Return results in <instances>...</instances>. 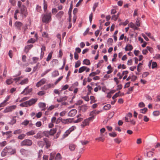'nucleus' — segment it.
Instances as JSON below:
<instances>
[{
    "label": "nucleus",
    "instance_id": "obj_58",
    "mask_svg": "<svg viewBox=\"0 0 160 160\" xmlns=\"http://www.w3.org/2000/svg\"><path fill=\"white\" fill-rule=\"evenodd\" d=\"M35 41V40L34 39L31 38L29 40L28 42L29 43H34Z\"/></svg>",
    "mask_w": 160,
    "mask_h": 160
},
{
    "label": "nucleus",
    "instance_id": "obj_7",
    "mask_svg": "<svg viewBox=\"0 0 160 160\" xmlns=\"http://www.w3.org/2000/svg\"><path fill=\"white\" fill-rule=\"evenodd\" d=\"M32 91V88H29V86L26 87L24 90L21 92V94H24V95H27L31 92Z\"/></svg>",
    "mask_w": 160,
    "mask_h": 160
},
{
    "label": "nucleus",
    "instance_id": "obj_4",
    "mask_svg": "<svg viewBox=\"0 0 160 160\" xmlns=\"http://www.w3.org/2000/svg\"><path fill=\"white\" fill-rule=\"evenodd\" d=\"M32 142L31 140L25 139L20 142V145L22 146H30L32 145Z\"/></svg>",
    "mask_w": 160,
    "mask_h": 160
},
{
    "label": "nucleus",
    "instance_id": "obj_9",
    "mask_svg": "<svg viewBox=\"0 0 160 160\" xmlns=\"http://www.w3.org/2000/svg\"><path fill=\"white\" fill-rule=\"evenodd\" d=\"M46 79L45 78H43L41 79L38 82L36 85L37 87H39L42 85L44 84L46 82Z\"/></svg>",
    "mask_w": 160,
    "mask_h": 160
},
{
    "label": "nucleus",
    "instance_id": "obj_3",
    "mask_svg": "<svg viewBox=\"0 0 160 160\" xmlns=\"http://www.w3.org/2000/svg\"><path fill=\"white\" fill-rule=\"evenodd\" d=\"M20 8V13L22 15L23 18H25L28 15L27 9L26 7L24 5H22Z\"/></svg>",
    "mask_w": 160,
    "mask_h": 160
},
{
    "label": "nucleus",
    "instance_id": "obj_62",
    "mask_svg": "<svg viewBox=\"0 0 160 160\" xmlns=\"http://www.w3.org/2000/svg\"><path fill=\"white\" fill-rule=\"evenodd\" d=\"M149 73L148 72H143L142 75V77L145 78L147 77L149 75Z\"/></svg>",
    "mask_w": 160,
    "mask_h": 160
},
{
    "label": "nucleus",
    "instance_id": "obj_34",
    "mask_svg": "<svg viewBox=\"0 0 160 160\" xmlns=\"http://www.w3.org/2000/svg\"><path fill=\"white\" fill-rule=\"evenodd\" d=\"M45 143L44 141H40L38 142V144L39 147H41L42 148L44 145Z\"/></svg>",
    "mask_w": 160,
    "mask_h": 160
},
{
    "label": "nucleus",
    "instance_id": "obj_15",
    "mask_svg": "<svg viewBox=\"0 0 160 160\" xmlns=\"http://www.w3.org/2000/svg\"><path fill=\"white\" fill-rule=\"evenodd\" d=\"M128 26L131 28L133 29L134 30H138V28L136 26L134 23L132 22L130 23L129 24Z\"/></svg>",
    "mask_w": 160,
    "mask_h": 160
},
{
    "label": "nucleus",
    "instance_id": "obj_25",
    "mask_svg": "<svg viewBox=\"0 0 160 160\" xmlns=\"http://www.w3.org/2000/svg\"><path fill=\"white\" fill-rule=\"evenodd\" d=\"M111 107L110 104H107L103 107V109L106 110H108L111 108Z\"/></svg>",
    "mask_w": 160,
    "mask_h": 160
},
{
    "label": "nucleus",
    "instance_id": "obj_52",
    "mask_svg": "<svg viewBox=\"0 0 160 160\" xmlns=\"http://www.w3.org/2000/svg\"><path fill=\"white\" fill-rule=\"evenodd\" d=\"M153 153L152 152L150 151L147 153V156L148 157H151L153 156Z\"/></svg>",
    "mask_w": 160,
    "mask_h": 160
},
{
    "label": "nucleus",
    "instance_id": "obj_41",
    "mask_svg": "<svg viewBox=\"0 0 160 160\" xmlns=\"http://www.w3.org/2000/svg\"><path fill=\"white\" fill-rule=\"evenodd\" d=\"M52 52H50L48 55V56L46 59V61H49L51 58L52 57Z\"/></svg>",
    "mask_w": 160,
    "mask_h": 160
},
{
    "label": "nucleus",
    "instance_id": "obj_30",
    "mask_svg": "<svg viewBox=\"0 0 160 160\" xmlns=\"http://www.w3.org/2000/svg\"><path fill=\"white\" fill-rule=\"evenodd\" d=\"M13 79L11 78L7 80L6 81V82L7 84L9 85L13 82Z\"/></svg>",
    "mask_w": 160,
    "mask_h": 160
},
{
    "label": "nucleus",
    "instance_id": "obj_53",
    "mask_svg": "<svg viewBox=\"0 0 160 160\" xmlns=\"http://www.w3.org/2000/svg\"><path fill=\"white\" fill-rule=\"evenodd\" d=\"M153 114L155 116H158L160 114V113L159 111H156L153 112Z\"/></svg>",
    "mask_w": 160,
    "mask_h": 160
},
{
    "label": "nucleus",
    "instance_id": "obj_55",
    "mask_svg": "<svg viewBox=\"0 0 160 160\" xmlns=\"http://www.w3.org/2000/svg\"><path fill=\"white\" fill-rule=\"evenodd\" d=\"M2 135L3 136H4L5 134H6L7 135H8L9 134H10L12 133V131H9L7 132H4L3 131H2Z\"/></svg>",
    "mask_w": 160,
    "mask_h": 160
},
{
    "label": "nucleus",
    "instance_id": "obj_1",
    "mask_svg": "<svg viewBox=\"0 0 160 160\" xmlns=\"http://www.w3.org/2000/svg\"><path fill=\"white\" fill-rule=\"evenodd\" d=\"M15 152V150L12 149L10 146H7L2 152L1 155L2 156L4 157L8 154L12 155Z\"/></svg>",
    "mask_w": 160,
    "mask_h": 160
},
{
    "label": "nucleus",
    "instance_id": "obj_19",
    "mask_svg": "<svg viewBox=\"0 0 160 160\" xmlns=\"http://www.w3.org/2000/svg\"><path fill=\"white\" fill-rule=\"evenodd\" d=\"M62 158V157L61 156V155L60 153H58L55 157V160H61Z\"/></svg>",
    "mask_w": 160,
    "mask_h": 160
},
{
    "label": "nucleus",
    "instance_id": "obj_18",
    "mask_svg": "<svg viewBox=\"0 0 160 160\" xmlns=\"http://www.w3.org/2000/svg\"><path fill=\"white\" fill-rule=\"evenodd\" d=\"M20 152L22 154L26 155L28 154V151L23 148H22L20 150Z\"/></svg>",
    "mask_w": 160,
    "mask_h": 160
},
{
    "label": "nucleus",
    "instance_id": "obj_12",
    "mask_svg": "<svg viewBox=\"0 0 160 160\" xmlns=\"http://www.w3.org/2000/svg\"><path fill=\"white\" fill-rule=\"evenodd\" d=\"M79 116V115H78L77 117V118L76 120H74V118H71V122H74V123H77L79 122L82 121V118H80L78 119H77Z\"/></svg>",
    "mask_w": 160,
    "mask_h": 160
},
{
    "label": "nucleus",
    "instance_id": "obj_23",
    "mask_svg": "<svg viewBox=\"0 0 160 160\" xmlns=\"http://www.w3.org/2000/svg\"><path fill=\"white\" fill-rule=\"evenodd\" d=\"M77 113V110L75 109L71 110V117L74 116Z\"/></svg>",
    "mask_w": 160,
    "mask_h": 160
},
{
    "label": "nucleus",
    "instance_id": "obj_44",
    "mask_svg": "<svg viewBox=\"0 0 160 160\" xmlns=\"http://www.w3.org/2000/svg\"><path fill=\"white\" fill-rule=\"evenodd\" d=\"M22 78V76L13 79V81H16V83L17 84H18V81H19L21 78Z\"/></svg>",
    "mask_w": 160,
    "mask_h": 160
},
{
    "label": "nucleus",
    "instance_id": "obj_43",
    "mask_svg": "<svg viewBox=\"0 0 160 160\" xmlns=\"http://www.w3.org/2000/svg\"><path fill=\"white\" fill-rule=\"evenodd\" d=\"M43 151L42 150H40L38 153V157L39 158H40L41 156L43 153Z\"/></svg>",
    "mask_w": 160,
    "mask_h": 160
},
{
    "label": "nucleus",
    "instance_id": "obj_29",
    "mask_svg": "<svg viewBox=\"0 0 160 160\" xmlns=\"http://www.w3.org/2000/svg\"><path fill=\"white\" fill-rule=\"evenodd\" d=\"M102 135H101V136H100L98 138H96L95 139V140L98 141H102V142H103L104 141L105 138H102Z\"/></svg>",
    "mask_w": 160,
    "mask_h": 160
},
{
    "label": "nucleus",
    "instance_id": "obj_38",
    "mask_svg": "<svg viewBox=\"0 0 160 160\" xmlns=\"http://www.w3.org/2000/svg\"><path fill=\"white\" fill-rule=\"evenodd\" d=\"M22 132V130L20 129L15 130L13 132L14 134H19Z\"/></svg>",
    "mask_w": 160,
    "mask_h": 160
},
{
    "label": "nucleus",
    "instance_id": "obj_50",
    "mask_svg": "<svg viewBox=\"0 0 160 160\" xmlns=\"http://www.w3.org/2000/svg\"><path fill=\"white\" fill-rule=\"evenodd\" d=\"M43 135L47 137H48L50 135V133L48 131H44L43 132Z\"/></svg>",
    "mask_w": 160,
    "mask_h": 160
},
{
    "label": "nucleus",
    "instance_id": "obj_26",
    "mask_svg": "<svg viewBox=\"0 0 160 160\" xmlns=\"http://www.w3.org/2000/svg\"><path fill=\"white\" fill-rule=\"evenodd\" d=\"M59 75V72L58 71L55 70L52 73V75L53 77H56Z\"/></svg>",
    "mask_w": 160,
    "mask_h": 160
},
{
    "label": "nucleus",
    "instance_id": "obj_47",
    "mask_svg": "<svg viewBox=\"0 0 160 160\" xmlns=\"http://www.w3.org/2000/svg\"><path fill=\"white\" fill-rule=\"evenodd\" d=\"M39 106L40 108H43L46 107V104L45 103L42 102H40L39 103Z\"/></svg>",
    "mask_w": 160,
    "mask_h": 160
},
{
    "label": "nucleus",
    "instance_id": "obj_59",
    "mask_svg": "<svg viewBox=\"0 0 160 160\" xmlns=\"http://www.w3.org/2000/svg\"><path fill=\"white\" fill-rule=\"evenodd\" d=\"M157 66V63L156 62H152V68H154L156 67Z\"/></svg>",
    "mask_w": 160,
    "mask_h": 160
},
{
    "label": "nucleus",
    "instance_id": "obj_56",
    "mask_svg": "<svg viewBox=\"0 0 160 160\" xmlns=\"http://www.w3.org/2000/svg\"><path fill=\"white\" fill-rule=\"evenodd\" d=\"M109 134L110 136L112 137H115L117 136V134L114 132L109 133Z\"/></svg>",
    "mask_w": 160,
    "mask_h": 160
},
{
    "label": "nucleus",
    "instance_id": "obj_64",
    "mask_svg": "<svg viewBox=\"0 0 160 160\" xmlns=\"http://www.w3.org/2000/svg\"><path fill=\"white\" fill-rule=\"evenodd\" d=\"M36 9L37 10V11L39 12H40L41 11H42L41 7L40 6H39V5L37 6L36 8Z\"/></svg>",
    "mask_w": 160,
    "mask_h": 160
},
{
    "label": "nucleus",
    "instance_id": "obj_54",
    "mask_svg": "<svg viewBox=\"0 0 160 160\" xmlns=\"http://www.w3.org/2000/svg\"><path fill=\"white\" fill-rule=\"evenodd\" d=\"M147 108H145L143 109H141L140 110V112L142 113H145L147 111Z\"/></svg>",
    "mask_w": 160,
    "mask_h": 160
},
{
    "label": "nucleus",
    "instance_id": "obj_51",
    "mask_svg": "<svg viewBox=\"0 0 160 160\" xmlns=\"http://www.w3.org/2000/svg\"><path fill=\"white\" fill-rule=\"evenodd\" d=\"M98 2H96L94 4L92 8V9L94 12L95 11L96 8L98 6Z\"/></svg>",
    "mask_w": 160,
    "mask_h": 160
},
{
    "label": "nucleus",
    "instance_id": "obj_10",
    "mask_svg": "<svg viewBox=\"0 0 160 160\" xmlns=\"http://www.w3.org/2000/svg\"><path fill=\"white\" fill-rule=\"evenodd\" d=\"M93 118V117H91L88 118L84 120L83 122V124H84L83 126H85L88 125L90 122L91 121Z\"/></svg>",
    "mask_w": 160,
    "mask_h": 160
},
{
    "label": "nucleus",
    "instance_id": "obj_45",
    "mask_svg": "<svg viewBox=\"0 0 160 160\" xmlns=\"http://www.w3.org/2000/svg\"><path fill=\"white\" fill-rule=\"evenodd\" d=\"M22 78V76L13 79V81H16V83L17 84H18V81H19L21 78Z\"/></svg>",
    "mask_w": 160,
    "mask_h": 160
},
{
    "label": "nucleus",
    "instance_id": "obj_27",
    "mask_svg": "<svg viewBox=\"0 0 160 160\" xmlns=\"http://www.w3.org/2000/svg\"><path fill=\"white\" fill-rule=\"evenodd\" d=\"M141 20L140 18H137L136 20V23L135 25L137 27H139L140 26V21Z\"/></svg>",
    "mask_w": 160,
    "mask_h": 160
},
{
    "label": "nucleus",
    "instance_id": "obj_48",
    "mask_svg": "<svg viewBox=\"0 0 160 160\" xmlns=\"http://www.w3.org/2000/svg\"><path fill=\"white\" fill-rule=\"evenodd\" d=\"M70 119H62V123L66 124L67 123H68L69 122Z\"/></svg>",
    "mask_w": 160,
    "mask_h": 160
},
{
    "label": "nucleus",
    "instance_id": "obj_22",
    "mask_svg": "<svg viewBox=\"0 0 160 160\" xmlns=\"http://www.w3.org/2000/svg\"><path fill=\"white\" fill-rule=\"evenodd\" d=\"M35 133V132L34 130H31L29 132H27L26 133L27 136L32 135Z\"/></svg>",
    "mask_w": 160,
    "mask_h": 160
},
{
    "label": "nucleus",
    "instance_id": "obj_14",
    "mask_svg": "<svg viewBox=\"0 0 160 160\" xmlns=\"http://www.w3.org/2000/svg\"><path fill=\"white\" fill-rule=\"evenodd\" d=\"M43 140L46 144V147L47 148H48L51 146V142L47 138H44Z\"/></svg>",
    "mask_w": 160,
    "mask_h": 160
},
{
    "label": "nucleus",
    "instance_id": "obj_42",
    "mask_svg": "<svg viewBox=\"0 0 160 160\" xmlns=\"http://www.w3.org/2000/svg\"><path fill=\"white\" fill-rule=\"evenodd\" d=\"M100 72V71H99L98 72H92L89 75V77H93L94 76L97 74H99V73Z\"/></svg>",
    "mask_w": 160,
    "mask_h": 160
},
{
    "label": "nucleus",
    "instance_id": "obj_13",
    "mask_svg": "<svg viewBox=\"0 0 160 160\" xmlns=\"http://www.w3.org/2000/svg\"><path fill=\"white\" fill-rule=\"evenodd\" d=\"M22 24L20 22L16 21L15 23V26L16 28L19 30H21V27Z\"/></svg>",
    "mask_w": 160,
    "mask_h": 160
},
{
    "label": "nucleus",
    "instance_id": "obj_24",
    "mask_svg": "<svg viewBox=\"0 0 160 160\" xmlns=\"http://www.w3.org/2000/svg\"><path fill=\"white\" fill-rule=\"evenodd\" d=\"M56 153L54 152H51L50 153L49 160H52L54 158Z\"/></svg>",
    "mask_w": 160,
    "mask_h": 160
},
{
    "label": "nucleus",
    "instance_id": "obj_36",
    "mask_svg": "<svg viewBox=\"0 0 160 160\" xmlns=\"http://www.w3.org/2000/svg\"><path fill=\"white\" fill-rule=\"evenodd\" d=\"M26 136V135L24 134H22L19 135L18 137V139L22 140L24 139Z\"/></svg>",
    "mask_w": 160,
    "mask_h": 160
},
{
    "label": "nucleus",
    "instance_id": "obj_8",
    "mask_svg": "<svg viewBox=\"0 0 160 160\" xmlns=\"http://www.w3.org/2000/svg\"><path fill=\"white\" fill-rule=\"evenodd\" d=\"M90 70V68H88L86 66H82L80 67L78 70V72L81 73L83 71H85L86 72H89Z\"/></svg>",
    "mask_w": 160,
    "mask_h": 160
},
{
    "label": "nucleus",
    "instance_id": "obj_57",
    "mask_svg": "<svg viewBox=\"0 0 160 160\" xmlns=\"http://www.w3.org/2000/svg\"><path fill=\"white\" fill-rule=\"evenodd\" d=\"M63 78V76L60 77L55 82L54 84L56 85Z\"/></svg>",
    "mask_w": 160,
    "mask_h": 160
},
{
    "label": "nucleus",
    "instance_id": "obj_6",
    "mask_svg": "<svg viewBox=\"0 0 160 160\" xmlns=\"http://www.w3.org/2000/svg\"><path fill=\"white\" fill-rule=\"evenodd\" d=\"M38 99L37 98H32L29 101H26V103L28 107L34 104L37 101Z\"/></svg>",
    "mask_w": 160,
    "mask_h": 160
},
{
    "label": "nucleus",
    "instance_id": "obj_20",
    "mask_svg": "<svg viewBox=\"0 0 160 160\" xmlns=\"http://www.w3.org/2000/svg\"><path fill=\"white\" fill-rule=\"evenodd\" d=\"M33 47V45L30 44L28 45L25 47V52H28V51L31 49Z\"/></svg>",
    "mask_w": 160,
    "mask_h": 160
},
{
    "label": "nucleus",
    "instance_id": "obj_37",
    "mask_svg": "<svg viewBox=\"0 0 160 160\" xmlns=\"http://www.w3.org/2000/svg\"><path fill=\"white\" fill-rule=\"evenodd\" d=\"M16 117H13L12 119L11 120L9 123L11 125H13L16 122V120L15 119Z\"/></svg>",
    "mask_w": 160,
    "mask_h": 160
},
{
    "label": "nucleus",
    "instance_id": "obj_33",
    "mask_svg": "<svg viewBox=\"0 0 160 160\" xmlns=\"http://www.w3.org/2000/svg\"><path fill=\"white\" fill-rule=\"evenodd\" d=\"M56 130L55 129H51L49 132L50 135H53L56 132Z\"/></svg>",
    "mask_w": 160,
    "mask_h": 160
},
{
    "label": "nucleus",
    "instance_id": "obj_63",
    "mask_svg": "<svg viewBox=\"0 0 160 160\" xmlns=\"http://www.w3.org/2000/svg\"><path fill=\"white\" fill-rule=\"evenodd\" d=\"M120 91H119L118 92L116 93L112 97V98L113 99H115L116 98H117L119 95Z\"/></svg>",
    "mask_w": 160,
    "mask_h": 160
},
{
    "label": "nucleus",
    "instance_id": "obj_31",
    "mask_svg": "<svg viewBox=\"0 0 160 160\" xmlns=\"http://www.w3.org/2000/svg\"><path fill=\"white\" fill-rule=\"evenodd\" d=\"M83 62L84 64L87 65H89L90 64V61L87 59H84L83 61Z\"/></svg>",
    "mask_w": 160,
    "mask_h": 160
},
{
    "label": "nucleus",
    "instance_id": "obj_39",
    "mask_svg": "<svg viewBox=\"0 0 160 160\" xmlns=\"http://www.w3.org/2000/svg\"><path fill=\"white\" fill-rule=\"evenodd\" d=\"M20 12V11L18 10H16L15 11V13L14 15V18L16 19H18L17 14Z\"/></svg>",
    "mask_w": 160,
    "mask_h": 160
},
{
    "label": "nucleus",
    "instance_id": "obj_35",
    "mask_svg": "<svg viewBox=\"0 0 160 160\" xmlns=\"http://www.w3.org/2000/svg\"><path fill=\"white\" fill-rule=\"evenodd\" d=\"M47 2H45V0H44L43 2V9L45 12H46L47 8Z\"/></svg>",
    "mask_w": 160,
    "mask_h": 160
},
{
    "label": "nucleus",
    "instance_id": "obj_21",
    "mask_svg": "<svg viewBox=\"0 0 160 160\" xmlns=\"http://www.w3.org/2000/svg\"><path fill=\"white\" fill-rule=\"evenodd\" d=\"M63 12L62 11H60L56 15V17L58 18H60L63 15Z\"/></svg>",
    "mask_w": 160,
    "mask_h": 160
},
{
    "label": "nucleus",
    "instance_id": "obj_5",
    "mask_svg": "<svg viewBox=\"0 0 160 160\" xmlns=\"http://www.w3.org/2000/svg\"><path fill=\"white\" fill-rule=\"evenodd\" d=\"M16 105H12L9 107H7L4 110L3 112L4 113H7L10 112L14 110L16 108Z\"/></svg>",
    "mask_w": 160,
    "mask_h": 160
},
{
    "label": "nucleus",
    "instance_id": "obj_61",
    "mask_svg": "<svg viewBox=\"0 0 160 160\" xmlns=\"http://www.w3.org/2000/svg\"><path fill=\"white\" fill-rule=\"evenodd\" d=\"M70 133V131L69 130H67L64 133L63 136L64 137H67Z\"/></svg>",
    "mask_w": 160,
    "mask_h": 160
},
{
    "label": "nucleus",
    "instance_id": "obj_28",
    "mask_svg": "<svg viewBox=\"0 0 160 160\" xmlns=\"http://www.w3.org/2000/svg\"><path fill=\"white\" fill-rule=\"evenodd\" d=\"M51 70V69H48L45 71L43 73H42L41 74V77H43L46 74H47Z\"/></svg>",
    "mask_w": 160,
    "mask_h": 160
},
{
    "label": "nucleus",
    "instance_id": "obj_32",
    "mask_svg": "<svg viewBox=\"0 0 160 160\" xmlns=\"http://www.w3.org/2000/svg\"><path fill=\"white\" fill-rule=\"evenodd\" d=\"M128 71H124L122 73V75H125L123 78V80L125 79L127 77V74H128Z\"/></svg>",
    "mask_w": 160,
    "mask_h": 160
},
{
    "label": "nucleus",
    "instance_id": "obj_2",
    "mask_svg": "<svg viewBox=\"0 0 160 160\" xmlns=\"http://www.w3.org/2000/svg\"><path fill=\"white\" fill-rule=\"evenodd\" d=\"M51 12L46 13L42 15L43 17L42 18V22L47 23L49 22L51 20Z\"/></svg>",
    "mask_w": 160,
    "mask_h": 160
},
{
    "label": "nucleus",
    "instance_id": "obj_46",
    "mask_svg": "<svg viewBox=\"0 0 160 160\" xmlns=\"http://www.w3.org/2000/svg\"><path fill=\"white\" fill-rule=\"evenodd\" d=\"M81 65V62L79 60H78L76 62L75 65V68H77L79 67Z\"/></svg>",
    "mask_w": 160,
    "mask_h": 160
},
{
    "label": "nucleus",
    "instance_id": "obj_60",
    "mask_svg": "<svg viewBox=\"0 0 160 160\" xmlns=\"http://www.w3.org/2000/svg\"><path fill=\"white\" fill-rule=\"evenodd\" d=\"M34 137L37 139L41 138L42 137V136L40 134L38 133L36 135L34 136Z\"/></svg>",
    "mask_w": 160,
    "mask_h": 160
},
{
    "label": "nucleus",
    "instance_id": "obj_40",
    "mask_svg": "<svg viewBox=\"0 0 160 160\" xmlns=\"http://www.w3.org/2000/svg\"><path fill=\"white\" fill-rule=\"evenodd\" d=\"M29 122V121L28 120H25L21 123L22 125L26 126L28 125Z\"/></svg>",
    "mask_w": 160,
    "mask_h": 160
},
{
    "label": "nucleus",
    "instance_id": "obj_17",
    "mask_svg": "<svg viewBox=\"0 0 160 160\" xmlns=\"http://www.w3.org/2000/svg\"><path fill=\"white\" fill-rule=\"evenodd\" d=\"M28 78H26L22 80L21 82L19 83H18V84H20L21 85H23L28 83Z\"/></svg>",
    "mask_w": 160,
    "mask_h": 160
},
{
    "label": "nucleus",
    "instance_id": "obj_16",
    "mask_svg": "<svg viewBox=\"0 0 160 160\" xmlns=\"http://www.w3.org/2000/svg\"><path fill=\"white\" fill-rule=\"evenodd\" d=\"M133 49L132 46L130 44H128L126 46L125 49L126 51H131Z\"/></svg>",
    "mask_w": 160,
    "mask_h": 160
},
{
    "label": "nucleus",
    "instance_id": "obj_11",
    "mask_svg": "<svg viewBox=\"0 0 160 160\" xmlns=\"http://www.w3.org/2000/svg\"><path fill=\"white\" fill-rule=\"evenodd\" d=\"M10 98V96H7L4 101L0 104V108L6 106L7 104V102L9 100Z\"/></svg>",
    "mask_w": 160,
    "mask_h": 160
},
{
    "label": "nucleus",
    "instance_id": "obj_49",
    "mask_svg": "<svg viewBox=\"0 0 160 160\" xmlns=\"http://www.w3.org/2000/svg\"><path fill=\"white\" fill-rule=\"evenodd\" d=\"M87 108L86 105H83L81 107V109L83 111L85 112L87 109Z\"/></svg>",
    "mask_w": 160,
    "mask_h": 160
}]
</instances>
